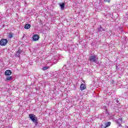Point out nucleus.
Listing matches in <instances>:
<instances>
[{
  "label": "nucleus",
  "mask_w": 128,
  "mask_h": 128,
  "mask_svg": "<svg viewBox=\"0 0 128 128\" xmlns=\"http://www.w3.org/2000/svg\"><path fill=\"white\" fill-rule=\"evenodd\" d=\"M29 118L34 124H35V126H38V117L34 115V114H29Z\"/></svg>",
  "instance_id": "obj_1"
},
{
  "label": "nucleus",
  "mask_w": 128,
  "mask_h": 128,
  "mask_svg": "<svg viewBox=\"0 0 128 128\" xmlns=\"http://www.w3.org/2000/svg\"><path fill=\"white\" fill-rule=\"evenodd\" d=\"M98 56L96 55L90 56L89 58V60L90 62H94L96 64L98 62Z\"/></svg>",
  "instance_id": "obj_2"
},
{
  "label": "nucleus",
  "mask_w": 128,
  "mask_h": 128,
  "mask_svg": "<svg viewBox=\"0 0 128 128\" xmlns=\"http://www.w3.org/2000/svg\"><path fill=\"white\" fill-rule=\"evenodd\" d=\"M8 41L7 39L2 38L0 40V46H4L8 44Z\"/></svg>",
  "instance_id": "obj_3"
},
{
  "label": "nucleus",
  "mask_w": 128,
  "mask_h": 128,
  "mask_svg": "<svg viewBox=\"0 0 128 128\" xmlns=\"http://www.w3.org/2000/svg\"><path fill=\"white\" fill-rule=\"evenodd\" d=\"M115 122L118 126H122L121 124L122 122V118H119L117 120H115Z\"/></svg>",
  "instance_id": "obj_4"
},
{
  "label": "nucleus",
  "mask_w": 128,
  "mask_h": 128,
  "mask_svg": "<svg viewBox=\"0 0 128 128\" xmlns=\"http://www.w3.org/2000/svg\"><path fill=\"white\" fill-rule=\"evenodd\" d=\"M22 50H18L15 54V56H16L17 58H20V54H22Z\"/></svg>",
  "instance_id": "obj_5"
},
{
  "label": "nucleus",
  "mask_w": 128,
  "mask_h": 128,
  "mask_svg": "<svg viewBox=\"0 0 128 128\" xmlns=\"http://www.w3.org/2000/svg\"><path fill=\"white\" fill-rule=\"evenodd\" d=\"M38 38H40V36L38 34H34L32 36V40L34 42H36V40H38Z\"/></svg>",
  "instance_id": "obj_6"
},
{
  "label": "nucleus",
  "mask_w": 128,
  "mask_h": 128,
  "mask_svg": "<svg viewBox=\"0 0 128 128\" xmlns=\"http://www.w3.org/2000/svg\"><path fill=\"white\" fill-rule=\"evenodd\" d=\"M12 74V70H6L4 72V74L6 76H10V74Z\"/></svg>",
  "instance_id": "obj_7"
},
{
  "label": "nucleus",
  "mask_w": 128,
  "mask_h": 128,
  "mask_svg": "<svg viewBox=\"0 0 128 128\" xmlns=\"http://www.w3.org/2000/svg\"><path fill=\"white\" fill-rule=\"evenodd\" d=\"M80 88L81 90H84L86 88V84H82L80 86Z\"/></svg>",
  "instance_id": "obj_8"
},
{
  "label": "nucleus",
  "mask_w": 128,
  "mask_h": 128,
  "mask_svg": "<svg viewBox=\"0 0 128 128\" xmlns=\"http://www.w3.org/2000/svg\"><path fill=\"white\" fill-rule=\"evenodd\" d=\"M59 6L60 7L61 10H64V3H60L59 4Z\"/></svg>",
  "instance_id": "obj_9"
},
{
  "label": "nucleus",
  "mask_w": 128,
  "mask_h": 128,
  "mask_svg": "<svg viewBox=\"0 0 128 128\" xmlns=\"http://www.w3.org/2000/svg\"><path fill=\"white\" fill-rule=\"evenodd\" d=\"M98 32H104V29L102 26H100V28H98Z\"/></svg>",
  "instance_id": "obj_10"
},
{
  "label": "nucleus",
  "mask_w": 128,
  "mask_h": 128,
  "mask_svg": "<svg viewBox=\"0 0 128 128\" xmlns=\"http://www.w3.org/2000/svg\"><path fill=\"white\" fill-rule=\"evenodd\" d=\"M68 44H66L63 47V49L64 50H66H66H68Z\"/></svg>",
  "instance_id": "obj_11"
},
{
  "label": "nucleus",
  "mask_w": 128,
  "mask_h": 128,
  "mask_svg": "<svg viewBox=\"0 0 128 128\" xmlns=\"http://www.w3.org/2000/svg\"><path fill=\"white\" fill-rule=\"evenodd\" d=\"M30 28V24H25L24 26V28H26V30H28V28Z\"/></svg>",
  "instance_id": "obj_12"
},
{
  "label": "nucleus",
  "mask_w": 128,
  "mask_h": 128,
  "mask_svg": "<svg viewBox=\"0 0 128 128\" xmlns=\"http://www.w3.org/2000/svg\"><path fill=\"white\" fill-rule=\"evenodd\" d=\"M12 80V76H8L6 78V80H8V82H10Z\"/></svg>",
  "instance_id": "obj_13"
},
{
  "label": "nucleus",
  "mask_w": 128,
  "mask_h": 128,
  "mask_svg": "<svg viewBox=\"0 0 128 128\" xmlns=\"http://www.w3.org/2000/svg\"><path fill=\"white\" fill-rule=\"evenodd\" d=\"M110 122H106L105 124V126H106V128H108V126H110Z\"/></svg>",
  "instance_id": "obj_14"
},
{
  "label": "nucleus",
  "mask_w": 128,
  "mask_h": 128,
  "mask_svg": "<svg viewBox=\"0 0 128 128\" xmlns=\"http://www.w3.org/2000/svg\"><path fill=\"white\" fill-rule=\"evenodd\" d=\"M14 36V34L12 32L8 34V38H12V37Z\"/></svg>",
  "instance_id": "obj_15"
},
{
  "label": "nucleus",
  "mask_w": 128,
  "mask_h": 128,
  "mask_svg": "<svg viewBox=\"0 0 128 128\" xmlns=\"http://www.w3.org/2000/svg\"><path fill=\"white\" fill-rule=\"evenodd\" d=\"M48 68V66H44L42 68V70H46Z\"/></svg>",
  "instance_id": "obj_16"
},
{
  "label": "nucleus",
  "mask_w": 128,
  "mask_h": 128,
  "mask_svg": "<svg viewBox=\"0 0 128 128\" xmlns=\"http://www.w3.org/2000/svg\"><path fill=\"white\" fill-rule=\"evenodd\" d=\"M104 2H108V4H110V0H104Z\"/></svg>",
  "instance_id": "obj_17"
},
{
  "label": "nucleus",
  "mask_w": 128,
  "mask_h": 128,
  "mask_svg": "<svg viewBox=\"0 0 128 128\" xmlns=\"http://www.w3.org/2000/svg\"><path fill=\"white\" fill-rule=\"evenodd\" d=\"M105 114H106V116H108V110H106V111L104 112Z\"/></svg>",
  "instance_id": "obj_18"
},
{
  "label": "nucleus",
  "mask_w": 128,
  "mask_h": 128,
  "mask_svg": "<svg viewBox=\"0 0 128 128\" xmlns=\"http://www.w3.org/2000/svg\"><path fill=\"white\" fill-rule=\"evenodd\" d=\"M106 126H104V125H102L101 126V128H106Z\"/></svg>",
  "instance_id": "obj_19"
},
{
  "label": "nucleus",
  "mask_w": 128,
  "mask_h": 128,
  "mask_svg": "<svg viewBox=\"0 0 128 128\" xmlns=\"http://www.w3.org/2000/svg\"><path fill=\"white\" fill-rule=\"evenodd\" d=\"M116 102L118 103V99L116 100Z\"/></svg>",
  "instance_id": "obj_20"
},
{
  "label": "nucleus",
  "mask_w": 128,
  "mask_h": 128,
  "mask_svg": "<svg viewBox=\"0 0 128 128\" xmlns=\"http://www.w3.org/2000/svg\"><path fill=\"white\" fill-rule=\"evenodd\" d=\"M120 30H121V31H122V28H120Z\"/></svg>",
  "instance_id": "obj_21"
}]
</instances>
